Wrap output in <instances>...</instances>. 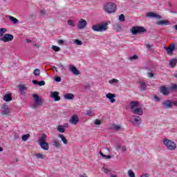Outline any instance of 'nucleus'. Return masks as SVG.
I'll list each match as a JSON object with an SVG mask.
<instances>
[{
	"label": "nucleus",
	"instance_id": "obj_1",
	"mask_svg": "<svg viewBox=\"0 0 177 177\" xmlns=\"http://www.w3.org/2000/svg\"><path fill=\"white\" fill-rule=\"evenodd\" d=\"M47 138L48 136L46 133H43L39 139V145L43 150H49V144L46 142Z\"/></svg>",
	"mask_w": 177,
	"mask_h": 177
},
{
	"label": "nucleus",
	"instance_id": "obj_2",
	"mask_svg": "<svg viewBox=\"0 0 177 177\" xmlns=\"http://www.w3.org/2000/svg\"><path fill=\"white\" fill-rule=\"evenodd\" d=\"M163 143L169 150L174 151L176 149V143L171 140L165 138L163 140Z\"/></svg>",
	"mask_w": 177,
	"mask_h": 177
},
{
	"label": "nucleus",
	"instance_id": "obj_3",
	"mask_svg": "<svg viewBox=\"0 0 177 177\" xmlns=\"http://www.w3.org/2000/svg\"><path fill=\"white\" fill-rule=\"evenodd\" d=\"M115 9H117V6L113 3H108L104 6V10H105L106 13H114Z\"/></svg>",
	"mask_w": 177,
	"mask_h": 177
},
{
	"label": "nucleus",
	"instance_id": "obj_4",
	"mask_svg": "<svg viewBox=\"0 0 177 177\" xmlns=\"http://www.w3.org/2000/svg\"><path fill=\"white\" fill-rule=\"evenodd\" d=\"M131 32L133 35H137V34L146 32V29L143 26H133L131 29Z\"/></svg>",
	"mask_w": 177,
	"mask_h": 177
},
{
	"label": "nucleus",
	"instance_id": "obj_5",
	"mask_svg": "<svg viewBox=\"0 0 177 177\" xmlns=\"http://www.w3.org/2000/svg\"><path fill=\"white\" fill-rule=\"evenodd\" d=\"M92 30L97 32L106 31L107 30V24L94 25L92 26Z\"/></svg>",
	"mask_w": 177,
	"mask_h": 177
},
{
	"label": "nucleus",
	"instance_id": "obj_6",
	"mask_svg": "<svg viewBox=\"0 0 177 177\" xmlns=\"http://www.w3.org/2000/svg\"><path fill=\"white\" fill-rule=\"evenodd\" d=\"M131 122L134 127H140V124H142V119L140 116L133 115L131 118Z\"/></svg>",
	"mask_w": 177,
	"mask_h": 177
},
{
	"label": "nucleus",
	"instance_id": "obj_7",
	"mask_svg": "<svg viewBox=\"0 0 177 177\" xmlns=\"http://www.w3.org/2000/svg\"><path fill=\"white\" fill-rule=\"evenodd\" d=\"M13 38H15L13 35L6 33L0 38V41H3V42H10V41H13Z\"/></svg>",
	"mask_w": 177,
	"mask_h": 177
},
{
	"label": "nucleus",
	"instance_id": "obj_8",
	"mask_svg": "<svg viewBox=\"0 0 177 177\" xmlns=\"http://www.w3.org/2000/svg\"><path fill=\"white\" fill-rule=\"evenodd\" d=\"M33 97L35 99V105L33 109H37V106H42V98L38 96L37 94H34Z\"/></svg>",
	"mask_w": 177,
	"mask_h": 177
},
{
	"label": "nucleus",
	"instance_id": "obj_9",
	"mask_svg": "<svg viewBox=\"0 0 177 177\" xmlns=\"http://www.w3.org/2000/svg\"><path fill=\"white\" fill-rule=\"evenodd\" d=\"M176 48V44L172 43L169 47L165 48V50L169 55H172L174 50H175V48Z\"/></svg>",
	"mask_w": 177,
	"mask_h": 177
},
{
	"label": "nucleus",
	"instance_id": "obj_10",
	"mask_svg": "<svg viewBox=\"0 0 177 177\" xmlns=\"http://www.w3.org/2000/svg\"><path fill=\"white\" fill-rule=\"evenodd\" d=\"M86 21L84 19H81L79 21V24H77V28L79 30H84V28H85V27H86Z\"/></svg>",
	"mask_w": 177,
	"mask_h": 177
},
{
	"label": "nucleus",
	"instance_id": "obj_11",
	"mask_svg": "<svg viewBox=\"0 0 177 177\" xmlns=\"http://www.w3.org/2000/svg\"><path fill=\"white\" fill-rule=\"evenodd\" d=\"M79 122L80 119H78V115H73L69 120L70 124H72L73 125H77V124H78Z\"/></svg>",
	"mask_w": 177,
	"mask_h": 177
},
{
	"label": "nucleus",
	"instance_id": "obj_12",
	"mask_svg": "<svg viewBox=\"0 0 177 177\" xmlns=\"http://www.w3.org/2000/svg\"><path fill=\"white\" fill-rule=\"evenodd\" d=\"M50 97L54 99L55 102H59L60 100V96H59V92L57 91L50 93Z\"/></svg>",
	"mask_w": 177,
	"mask_h": 177
},
{
	"label": "nucleus",
	"instance_id": "obj_13",
	"mask_svg": "<svg viewBox=\"0 0 177 177\" xmlns=\"http://www.w3.org/2000/svg\"><path fill=\"white\" fill-rule=\"evenodd\" d=\"M10 114V109H9V106H8V105H3V110L1 111V115H9Z\"/></svg>",
	"mask_w": 177,
	"mask_h": 177
},
{
	"label": "nucleus",
	"instance_id": "obj_14",
	"mask_svg": "<svg viewBox=\"0 0 177 177\" xmlns=\"http://www.w3.org/2000/svg\"><path fill=\"white\" fill-rule=\"evenodd\" d=\"M69 70L71 71V73H73V74H74V75H80V71H78V69H77V68L73 65H69Z\"/></svg>",
	"mask_w": 177,
	"mask_h": 177
},
{
	"label": "nucleus",
	"instance_id": "obj_15",
	"mask_svg": "<svg viewBox=\"0 0 177 177\" xmlns=\"http://www.w3.org/2000/svg\"><path fill=\"white\" fill-rule=\"evenodd\" d=\"M162 104L164 106L165 109H172V102L169 100H165Z\"/></svg>",
	"mask_w": 177,
	"mask_h": 177
},
{
	"label": "nucleus",
	"instance_id": "obj_16",
	"mask_svg": "<svg viewBox=\"0 0 177 177\" xmlns=\"http://www.w3.org/2000/svg\"><path fill=\"white\" fill-rule=\"evenodd\" d=\"M139 107V102L138 101H133L130 102V109L131 111Z\"/></svg>",
	"mask_w": 177,
	"mask_h": 177
},
{
	"label": "nucleus",
	"instance_id": "obj_17",
	"mask_svg": "<svg viewBox=\"0 0 177 177\" xmlns=\"http://www.w3.org/2000/svg\"><path fill=\"white\" fill-rule=\"evenodd\" d=\"M107 99H109L111 102V103H114L115 102V94L109 93L106 95Z\"/></svg>",
	"mask_w": 177,
	"mask_h": 177
},
{
	"label": "nucleus",
	"instance_id": "obj_18",
	"mask_svg": "<svg viewBox=\"0 0 177 177\" xmlns=\"http://www.w3.org/2000/svg\"><path fill=\"white\" fill-rule=\"evenodd\" d=\"M131 112L133 114H137V115H143V109L142 108L137 107Z\"/></svg>",
	"mask_w": 177,
	"mask_h": 177
},
{
	"label": "nucleus",
	"instance_id": "obj_19",
	"mask_svg": "<svg viewBox=\"0 0 177 177\" xmlns=\"http://www.w3.org/2000/svg\"><path fill=\"white\" fill-rule=\"evenodd\" d=\"M160 93H162L165 96H168V95H169V91L167 89L165 86H162L160 87Z\"/></svg>",
	"mask_w": 177,
	"mask_h": 177
},
{
	"label": "nucleus",
	"instance_id": "obj_20",
	"mask_svg": "<svg viewBox=\"0 0 177 177\" xmlns=\"http://www.w3.org/2000/svg\"><path fill=\"white\" fill-rule=\"evenodd\" d=\"M12 93H6L3 98L4 102H12Z\"/></svg>",
	"mask_w": 177,
	"mask_h": 177
},
{
	"label": "nucleus",
	"instance_id": "obj_21",
	"mask_svg": "<svg viewBox=\"0 0 177 177\" xmlns=\"http://www.w3.org/2000/svg\"><path fill=\"white\" fill-rule=\"evenodd\" d=\"M156 25L157 26H169V21L167 20H160V21H158L156 22Z\"/></svg>",
	"mask_w": 177,
	"mask_h": 177
},
{
	"label": "nucleus",
	"instance_id": "obj_22",
	"mask_svg": "<svg viewBox=\"0 0 177 177\" xmlns=\"http://www.w3.org/2000/svg\"><path fill=\"white\" fill-rule=\"evenodd\" d=\"M147 17H153L154 19H161V16L154 12H148L147 14Z\"/></svg>",
	"mask_w": 177,
	"mask_h": 177
},
{
	"label": "nucleus",
	"instance_id": "obj_23",
	"mask_svg": "<svg viewBox=\"0 0 177 177\" xmlns=\"http://www.w3.org/2000/svg\"><path fill=\"white\" fill-rule=\"evenodd\" d=\"M53 146L55 147V149H59L62 146V144H60V141L59 140L54 138L53 139Z\"/></svg>",
	"mask_w": 177,
	"mask_h": 177
},
{
	"label": "nucleus",
	"instance_id": "obj_24",
	"mask_svg": "<svg viewBox=\"0 0 177 177\" xmlns=\"http://www.w3.org/2000/svg\"><path fill=\"white\" fill-rule=\"evenodd\" d=\"M64 97L67 100H73V99H74V95L73 93H66L64 95Z\"/></svg>",
	"mask_w": 177,
	"mask_h": 177
},
{
	"label": "nucleus",
	"instance_id": "obj_25",
	"mask_svg": "<svg viewBox=\"0 0 177 177\" xmlns=\"http://www.w3.org/2000/svg\"><path fill=\"white\" fill-rule=\"evenodd\" d=\"M176 63H177L176 59H173L169 61V64L170 67L174 68V67H175L176 66Z\"/></svg>",
	"mask_w": 177,
	"mask_h": 177
},
{
	"label": "nucleus",
	"instance_id": "obj_26",
	"mask_svg": "<svg viewBox=\"0 0 177 177\" xmlns=\"http://www.w3.org/2000/svg\"><path fill=\"white\" fill-rule=\"evenodd\" d=\"M59 138H61L62 141L63 142L64 145H68V141L67 140V138L63 136V134H59Z\"/></svg>",
	"mask_w": 177,
	"mask_h": 177
},
{
	"label": "nucleus",
	"instance_id": "obj_27",
	"mask_svg": "<svg viewBox=\"0 0 177 177\" xmlns=\"http://www.w3.org/2000/svg\"><path fill=\"white\" fill-rule=\"evenodd\" d=\"M57 131L61 132V133H64V132H66V129H64V127L62 125L57 126Z\"/></svg>",
	"mask_w": 177,
	"mask_h": 177
},
{
	"label": "nucleus",
	"instance_id": "obj_28",
	"mask_svg": "<svg viewBox=\"0 0 177 177\" xmlns=\"http://www.w3.org/2000/svg\"><path fill=\"white\" fill-rule=\"evenodd\" d=\"M10 20L13 23V24H17L19 23V20L15 18V17L10 16Z\"/></svg>",
	"mask_w": 177,
	"mask_h": 177
},
{
	"label": "nucleus",
	"instance_id": "obj_29",
	"mask_svg": "<svg viewBox=\"0 0 177 177\" xmlns=\"http://www.w3.org/2000/svg\"><path fill=\"white\" fill-rule=\"evenodd\" d=\"M8 31V29L6 28H0V37H3L5 32Z\"/></svg>",
	"mask_w": 177,
	"mask_h": 177
},
{
	"label": "nucleus",
	"instance_id": "obj_30",
	"mask_svg": "<svg viewBox=\"0 0 177 177\" xmlns=\"http://www.w3.org/2000/svg\"><path fill=\"white\" fill-rule=\"evenodd\" d=\"M29 138H30V134H26V135L22 136L21 140L24 142H27V140H28Z\"/></svg>",
	"mask_w": 177,
	"mask_h": 177
},
{
	"label": "nucleus",
	"instance_id": "obj_31",
	"mask_svg": "<svg viewBox=\"0 0 177 177\" xmlns=\"http://www.w3.org/2000/svg\"><path fill=\"white\" fill-rule=\"evenodd\" d=\"M33 74L36 77H38L41 74V71L39 68H36V69L34 70Z\"/></svg>",
	"mask_w": 177,
	"mask_h": 177
},
{
	"label": "nucleus",
	"instance_id": "obj_32",
	"mask_svg": "<svg viewBox=\"0 0 177 177\" xmlns=\"http://www.w3.org/2000/svg\"><path fill=\"white\" fill-rule=\"evenodd\" d=\"M100 155L102 157H104V158H107L108 160H110V158H111V156H110V155H104L103 153V152H102V151H100Z\"/></svg>",
	"mask_w": 177,
	"mask_h": 177
},
{
	"label": "nucleus",
	"instance_id": "obj_33",
	"mask_svg": "<svg viewBox=\"0 0 177 177\" xmlns=\"http://www.w3.org/2000/svg\"><path fill=\"white\" fill-rule=\"evenodd\" d=\"M112 129H114L115 131H120V129H121V126L117 125V124H113Z\"/></svg>",
	"mask_w": 177,
	"mask_h": 177
},
{
	"label": "nucleus",
	"instance_id": "obj_34",
	"mask_svg": "<svg viewBox=\"0 0 177 177\" xmlns=\"http://www.w3.org/2000/svg\"><path fill=\"white\" fill-rule=\"evenodd\" d=\"M141 88V91H146V84L144 82H140Z\"/></svg>",
	"mask_w": 177,
	"mask_h": 177
},
{
	"label": "nucleus",
	"instance_id": "obj_35",
	"mask_svg": "<svg viewBox=\"0 0 177 177\" xmlns=\"http://www.w3.org/2000/svg\"><path fill=\"white\" fill-rule=\"evenodd\" d=\"M147 77H148V78H153L154 77V72H153V71L148 72Z\"/></svg>",
	"mask_w": 177,
	"mask_h": 177
},
{
	"label": "nucleus",
	"instance_id": "obj_36",
	"mask_svg": "<svg viewBox=\"0 0 177 177\" xmlns=\"http://www.w3.org/2000/svg\"><path fill=\"white\" fill-rule=\"evenodd\" d=\"M128 176L129 177H135V173L132 171V169H129L128 171Z\"/></svg>",
	"mask_w": 177,
	"mask_h": 177
},
{
	"label": "nucleus",
	"instance_id": "obj_37",
	"mask_svg": "<svg viewBox=\"0 0 177 177\" xmlns=\"http://www.w3.org/2000/svg\"><path fill=\"white\" fill-rule=\"evenodd\" d=\"M52 49L55 50V52H59L60 51V47L57 46H52Z\"/></svg>",
	"mask_w": 177,
	"mask_h": 177
},
{
	"label": "nucleus",
	"instance_id": "obj_38",
	"mask_svg": "<svg viewBox=\"0 0 177 177\" xmlns=\"http://www.w3.org/2000/svg\"><path fill=\"white\" fill-rule=\"evenodd\" d=\"M19 88L20 92H24V91H26V89H27L26 88V86H24V85H19Z\"/></svg>",
	"mask_w": 177,
	"mask_h": 177
},
{
	"label": "nucleus",
	"instance_id": "obj_39",
	"mask_svg": "<svg viewBox=\"0 0 177 177\" xmlns=\"http://www.w3.org/2000/svg\"><path fill=\"white\" fill-rule=\"evenodd\" d=\"M68 26H71V27H74V26H75L74 24V21L71 19L68 20Z\"/></svg>",
	"mask_w": 177,
	"mask_h": 177
},
{
	"label": "nucleus",
	"instance_id": "obj_40",
	"mask_svg": "<svg viewBox=\"0 0 177 177\" xmlns=\"http://www.w3.org/2000/svg\"><path fill=\"white\" fill-rule=\"evenodd\" d=\"M120 21H125V16H124V14H121L119 17Z\"/></svg>",
	"mask_w": 177,
	"mask_h": 177
},
{
	"label": "nucleus",
	"instance_id": "obj_41",
	"mask_svg": "<svg viewBox=\"0 0 177 177\" xmlns=\"http://www.w3.org/2000/svg\"><path fill=\"white\" fill-rule=\"evenodd\" d=\"M170 91H177V85L173 84L172 86L170 87Z\"/></svg>",
	"mask_w": 177,
	"mask_h": 177
},
{
	"label": "nucleus",
	"instance_id": "obj_42",
	"mask_svg": "<svg viewBox=\"0 0 177 177\" xmlns=\"http://www.w3.org/2000/svg\"><path fill=\"white\" fill-rule=\"evenodd\" d=\"M121 149V144H117L115 146V150H116L117 151H118V150Z\"/></svg>",
	"mask_w": 177,
	"mask_h": 177
},
{
	"label": "nucleus",
	"instance_id": "obj_43",
	"mask_svg": "<svg viewBox=\"0 0 177 177\" xmlns=\"http://www.w3.org/2000/svg\"><path fill=\"white\" fill-rule=\"evenodd\" d=\"M35 156L37 158H41V160H44V155H42V153H36Z\"/></svg>",
	"mask_w": 177,
	"mask_h": 177
},
{
	"label": "nucleus",
	"instance_id": "obj_44",
	"mask_svg": "<svg viewBox=\"0 0 177 177\" xmlns=\"http://www.w3.org/2000/svg\"><path fill=\"white\" fill-rule=\"evenodd\" d=\"M74 42L76 44V45H82V41H81L80 39H75Z\"/></svg>",
	"mask_w": 177,
	"mask_h": 177
},
{
	"label": "nucleus",
	"instance_id": "obj_45",
	"mask_svg": "<svg viewBox=\"0 0 177 177\" xmlns=\"http://www.w3.org/2000/svg\"><path fill=\"white\" fill-rule=\"evenodd\" d=\"M118 82V80L117 79H112L109 81V84H115Z\"/></svg>",
	"mask_w": 177,
	"mask_h": 177
},
{
	"label": "nucleus",
	"instance_id": "obj_46",
	"mask_svg": "<svg viewBox=\"0 0 177 177\" xmlns=\"http://www.w3.org/2000/svg\"><path fill=\"white\" fill-rule=\"evenodd\" d=\"M95 125H100V124H102V121L97 119L95 120Z\"/></svg>",
	"mask_w": 177,
	"mask_h": 177
},
{
	"label": "nucleus",
	"instance_id": "obj_47",
	"mask_svg": "<svg viewBox=\"0 0 177 177\" xmlns=\"http://www.w3.org/2000/svg\"><path fill=\"white\" fill-rule=\"evenodd\" d=\"M44 85H45V81L42 80V81L39 82V86H44Z\"/></svg>",
	"mask_w": 177,
	"mask_h": 177
},
{
	"label": "nucleus",
	"instance_id": "obj_48",
	"mask_svg": "<svg viewBox=\"0 0 177 177\" xmlns=\"http://www.w3.org/2000/svg\"><path fill=\"white\" fill-rule=\"evenodd\" d=\"M103 172H104V174H110V170H109L107 168H105L103 169Z\"/></svg>",
	"mask_w": 177,
	"mask_h": 177
},
{
	"label": "nucleus",
	"instance_id": "obj_49",
	"mask_svg": "<svg viewBox=\"0 0 177 177\" xmlns=\"http://www.w3.org/2000/svg\"><path fill=\"white\" fill-rule=\"evenodd\" d=\"M32 82L34 85H39V82L35 80H32Z\"/></svg>",
	"mask_w": 177,
	"mask_h": 177
},
{
	"label": "nucleus",
	"instance_id": "obj_50",
	"mask_svg": "<svg viewBox=\"0 0 177 177\" xmlns=\"http://www.w3.org/2000/svg\"><path fill=\"white\" fill-rule=\"evenodd\" d=\"M55 81L56 82H60V81H62V77H55Z\"/></svg>",
	"mask_w": 177,
	"mask_h": 177
},
{
	"label": "nucleus",
	"instance_id": "obj_51",
	"mask_svg": "<svg viewBox=\"0 0 177 177\" xmlns=\"http://www.w3.org/2000/svg\"><path fill=\"white\" fill-rule=\"evenodd\" d=\"M139 57H138V55H134L133 56L131 57V59L133 60H137V59H138Z\"/></svg>",
	"mask_w": 177,
	"mask_h": 177
},
{
	"label": "nucleus",
	"instance_id": "obj_52",
	"mask_svg": "<svg viewBox=\"0 0 177 177\" xmlns=\"http://www.w3.org/2000/svg\"><path fill=\"white\" fill-rule=\"evenodd\" d=\"M87 115H88V117H92L93 115L92 111H88Z\"/></svg>",
	"mask_w": 177,
	"mask_h": 177
},
{
	"label": "nucleus",
	"instance_id": "obj_53",
	"mask_svg": "<svg viewBox=\"0 0 177 177\" xmlns=\"http://www.w3.org/2000/svg\"><path fill=\"white\" fill-rule=\"evenodd\" d=\"M57 42H58L59 45H63L64 44V41H63L62 39L58 40Z\"/></svg>",
	"mask_w": 177,
	"mask_h": 177
},
{
	"label": "nucleus",
	"instance_id": "obj_54",
	"mask_svg": "<svg viewBox=\"0 0 177 177\" xmlns=\"http://www.w3.org/2000/svg\"><path fill=\"white\" fill-rule=\"evenodd\" d=\"M173 104V106H176V107H177V101H174L171 102V105Z\"/></svg>",
	"mask_w": 177,
	"mask_h": 177
},
{
	"label": "nucleus",
	"instance_id": "obj_55",
	"mask_svg": "<svg viewBox=\"0 0 177 177\" xmlns=\"http://www.w3.org/2000/svg\"><path fill=\"white\" fill-rule=\"evenodd\" d=\"M154 99H155V102H159L160 100V97H158V96H155Z\"/></svg>",
	"mask_w": 177,
	"mask_h": 177
},
{
	"label": "nucleus",
	"instance_id": "obj_56",
	"mask_svg": "<svg viewBox=\"0 0 177 177\" xmlns=\"http://www.w3.org/2000/svg\"><path fill=\"white\" fill-rule=\"evenodd\" d=\"M149 174H145L140 176V177H149Z\"/></svg>",
	"mask_w": 177,
	"mask_h": 177
},
{
	"label": "nucleus",
	"instance_id": "obj_57",
	"mask_svg": "<svg viewBox=\"0 0 177 177\" xmlns=\"http://www.w3.org/2000/svg\"><path fill=\"white\" fill-rule=\"evenodd\" d=\"M127 151V147L126 146H123L122 147V151Z\"/></svg>",
	"mask_w": 177,
	"mask_h": 177
},
{
	"label": "nucleus",
	"instance_id": "obj_58",
	"mask_svg": "<svg viewBox=\"0 0 177 177\" xmlns=\"http://www.w3.org/2000/svg\"><path fill=\"white\" fill-rule=\"evenodd\" d=\"M40 13H41V15L42 16L45 15V10H41L40 11Z\"/></svg>",
	"mask_w": 177,
	"mask_h": 177
},
{
	"label": "nucleus",
	"instance_id": "obj_59",
	"mask_svg": "<svg viewBox=\"0 0 177 177\" xmlns=\"http://www.w3.org/2000/svg\"><path fill=\"white\" fill-rule=\"evenodd\" d=\"M147 49H151V45L147 44Z\"/></svg>",
	"mask_w": 177,
	"mask_h": 177
},
{
	"label": "nucleus",
	"instance_id": "obj_60",
	"mask_svg": "<svg viewBox=\"0 0 177 177\" xmlns=\"http://www.w3.org/2000/svg\"><path fill=\"white\" fill-rule=\"evenodd\" d=\"M26 42L27 44H30V42H31V40L30 39H27Z\"/></svg>",
	"mask_w": 177,
	"mask_h": 177
},
{
	"label": "nucleus",
	"instance_id": "obj_61",
	"mask_svg": "<svg viewBox=\"0 0 177 177\" xmlns=\"http://www.w3.org/2000/svg\"><path fill=\"white\" fill-rule=\"evenodd\" d=\"M80 177H88V176H86V174H83V175H80Z\"/></svg>",
	"mask_w": 177,
	"mask_h": 177
},
{
	"label": "nucleus",
	"instance_id": "obj_62",
	"mask_svg": "<svg viewBox=\"0 0 177 177\" xmlns=\"http://www.w3.org/2000/svg\"><path fill=\"white\" fill-rule=\"evenodd\" d=\"M53 70H55V71H57V67L53 66Z\"/></svg>",
	"mask_w": 177,
	"mask_h": 177
},
{
	"label": "nucleus",
	"instance_id": "obj_63",
	"mask_svg": "<svg viewBox=\"0 0 177 177\" xmlns=\"http://www.w3.org/2000/svg\"><path fill=\"white\" fill-rule=\"evenodd\" d=\"M173 76L177 78V73H175L174 75H173Z\"/></svg>",
	"mask_w": 177,
	"mask_h": 177
},
{
	"label": "nucleus",
	"instance_id": "obj_64",
	"mask_svg": "<svg viewBox=\"0 0 177 177\" xmlns=\"http://www.w3.org/2000/svg\"><path fill=\"white\" fill-rule=\"evenodd\" d=\"M175 29H176V31H177V25L175 26Z\"/></svg>",
	"mask_w": 177,
	"mask_h": 177
}]
</instances>
